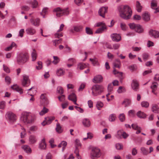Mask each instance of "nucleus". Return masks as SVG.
Masks as SVG:
<instances>
[{"label": "nucleus", "mask_w": 159, "mask_h": 159, "mask_svg": "<svg viewBox=\"0 0 159 159\" xmlns=\"http://www.w3.org/2000/svg\"><path fill=\"white\" fill-rule=\"evenodd\" d=\"M30 3L33 8H36L38 4V2L36 0H33L31 1Z\"/></svg>", "instance_id": "nucleus-39"}, {"label": "nucleus", "mask_w": 159, "mask_h": 159, "mask_svg": "<svg viewBox=\"0 0 159 159\" xmlns=\"http://www.w3.org/2000/svg\"><path fill=\"white\" fill-rule=\"evenodd\" d=\"M130 28L134 30V31L139 34L142 33L144 32V28L142 26L139 24H136L134 23L129 24Z\"/></svg>", "instance_id": "nucleus-6"}, {"label": "nucleus", "mask_w": 159, "mask_h": 159, "mask_svg": "<svg viewBox=\"0 0 159 159\" xmlns=\"http://www.w3.org/2000/svg\"><path fill=\"white\" fill-rule=\"evenodd\" d=\"M47 144L45 138L43 139L40 141L39 144V148L40 150H44L46 148Z\"/></svg>", "instance_id": "nucleus-12"}, {"label": "nucleus", "mask_w": 159, "mask_h": 159, "mask_svg": "<svg viewBox=\"0 0 159 159\" xmlns=\"http://www.w3.org/2000/svg\"><path fill=\"white\" fill-rule=\"evenodd\" d=\"M54 117H50L45 118V120L42 123V125L44 126L46 125H49L51 124L52 121L54 119Z\"/></svg>", "instance_id": "nucleus-14"}, {"label": "nucleus", "mask_w": 159, "mask_h": 159, "mask_svg": "<svg viewBox=\"0 0 159 159\" xmlns=\"http://www.w3.org/2000/svg\"><path fill=\"white\" fill-rule=\"evenodd\" d=\"M113 85L112 83H110L109 84L108 86V90L109 92L108 93H111L113 91Z\"/></svg>", "instance_id": "nucleus-52"}, {"label": "nucleus", "mask_w": 159, "mask_h": 159, "mask_svg": "<svg viewBox=\"0 0 159 159\" xmlns=\"http://www.w3.org/2000/svg\"><path fill=\"white\" fill-rule=\"evenodd\" d=\"M125 88L123 86H120L117 90V92L119 93H121L125 92Z\"/></svg>", "instance_id": "nucleus-42"}, {"label": "nucleus", "mask_w": 159, "mask_h": 159, "mask_svg": "<svg viewBox=\"0 0 159 159\" xmlns=\"http://www.w3.org/2000/svg\"><path fill=\"white\" fill-rule=\"evenodd\" d=\"M3 70L5 72L7 73H9L10 72V70L9 68L6 65L3 64Z\"/></svg>", "instance_id": "nucleus-61"}, {"label": "nucleus", "mask_w": 159, "mask_h": 159, "mask_svg": "<svg viewBox=\"0 0 159 159\" xmlns=\"http://www.w3.org/2000/svg\"><path fill=\"white\" fill-rule=\"evenodd\" d=\"M137 116L140 118H145L146 117V114L141 111H139L137 113Z\"/></svg>", "instance_id": "nucleus-31"}, {"label": "nucleus", "mask_w": 159, "mask_h": 159, "mask_svg": "<svg viewBox=\"0 0 159 159\" xmlns=\"http://www.w3.org/2000/svg\"><path fill=\"white\" fill-rule=\"evenodd\" d=\"M23 79L22 80V85L23 86H29L30 83V81L29 79V76L25 75H23Z\"/></svg>", "instance_id": "nucleus-10"}, {"label": "nucleus", "mask_w": 159, "mask_h": 159, "mask_svg": "<svg viewBox=\"0 0 159 159\" xmlns=\"http://www.w3.org/2000/svg\"><path fill=\"white\" fill-rule=\"evenodd\" d=\"M119 16L123 19L127 20L132 15V12L130 7L128 5H121L117 7Z\"/></svg>", "instance_id": "nucleus-1"}, {"label": "nucleus", "mask_w": 159, "mask_h": 159, "mask_svg": "<svg viewBox=\"0 0 159 159\" xmlns=\"http://www.w3.org/2000/svg\"><path fill=\"white\" fill-rule=\"evenodd\" d=\"M57 17H60L63 16L68 15L69 13V11L68 9H62L60 7H57L55 8L53 10Z\"/></svg>", "instance_id": "nucleus-4"}, {"label": "nucleus", "mask_w": 159, "mask_h": 159, "mask_svg": "<svg viewBox=\"0 0 159 159\" xmlns=\"http://www.w3.org/2000/svg\"><path fill=\"white\" fill-rule=\"evenodd\" d=\"M136 9L137 11L140 12L141 11L143 7L141 5L140 3L138 1H137L136 4Z\"/></svg>", "instance_id": "nucleus-30"}, {"label": "nucleus", "mask_w": 159, "mask_h": 159, "mask_svg": "<svg viewBox=\"0 0 159 159\" xmlns=\"http://www.w3.org/2000/svg\"><path fill=\"white\" fill-rule=\"evenodd\" d=\"M29 59V56L26 53H20L17 57V61L19 64H23L27 62Z\"/></svg>", "instance_id": "nucleus-2"}, {"label": "nucleus", "mask_w": 159, "mask_h": 159, "mask_svg": "<svg viewBox=\"0 0 159 159\" xmlns=\"http://www.w3.org/2000/svg\"><path fill=\"white\" fill-rule=\"evenodd\" d=\"M87 65L83 63H80L77 65V68L80 70H83L86 67Z\"/></svg>", "instance_id": "nucleus-33"}, {"label": "nucleus", "mask_w": 159, "mask_h": 159, "mask_svg": "<svg viewBox=\"0 0 159 159\" xmlns=\"http://www.w3.org/2000/svg\"><path fill=\"white\" fill-rule=\"evenodd\" d=\"M40 103L41 105L45 106H47L49 103V101L46 95L42 94L40 96Z\"/></svg>", "instance_id": "nucleus-9"}, {"label": "nucleus", "mask_w": 159, "mask_h": 159, "mask_svg": "<svg viewBox=\"0 0 159 159\" xmlns=\"http://www.w3.org/2000/svg\"><path fill=\"white\" fill-rule=\"evenodd\" d=\"M157 7L156 2L155 0H153L151 2V7L153 9H155Z\"/></svg>", "instance_id": "nucleus-54"}, {"label": "nucleus", "mask_w": 159, "mask_h": 159, "mask_svg": "<svg viewBox=\"0 0 159 159\" xmlns=\"http://www.w3.org/2000/svg\"><path fill=\"white\" fill-rule=\"evenodd\" d=\"M103 77L101 75L95 76L93 79V81L94 83H100L102 81Z\"/></svg>", "instance_id": "nucleus-21"}, {"label": "nucleus", "mask_w": 159, "mask_h": 159, "mask_svg": "<svg viewBox=\"0 0 159 159\" xmlns=\"http://www.w3.org/2000/svg\"><path fill=\"white\" fill-rule=\"evenodd\" d=\"M141 105L142 107L147 108L149 107V103L147 101H143L141 103Z\"/></svg>", "instance_id": "nucleus-51"}, {"label": "nucleus", "mask_w": 159, "mask_h": 159, "mask_svg": "<svg viewBox=\"0 0 159 159\" xmlns=\"http://www.w3.org/2000/svg\"><path fill=\"white\" fill-rule=\"evenodd\" d=\"M68 99L72 101L75 105H78L76 103L77 98L75 94L72 93L68 97Z\"/></svg>", "instance_id": "nucleus-19"}, {"label": "nucleus", "mask_w": 159, "mask_h": 159, "mask_svg": "<svg viewBox=\"0 0 159 159\" xmlns=\"http://www.w3.org/2000/svg\"><path fill=\"white\" fill-rule=\"evenodd\" d=\"M103 87L102 86L98 85H94L92 88V95L94 96H96L100 94L103 90Z\"/></svg>", "instance_id": "nucleus-5"}, {"label": "nucleus", "mask_w": 159, "mask_h": 159, "mask_svg": "<svg viewBox=\"0 0 159 159\" xmlns=\"http://www.w3.org/2000/svg\"><path fill=\"white\" fill-rule=\"evenodd\" d=\"M158 85V84L156 82H154L152 83V84L151 86V88L152 89V92L154 94H156L155 93V91L157 89V87Z\"/></svg>", "instance_id": "nucleus-26"}, {"label": "nucleus", "mask_w": 159, "mask_h": 159, "mask_svg": "<svg viewBox=\"0 0 159 159\" xmlns=\"http://www.w3.org/2000/svg\"><path fill=\"white\" fill-rule=\"evenodd\" d=\"M103 103L101 101H98L96 104V107L98 110H101V108L103 106Z\"/></svg>", "instance_id": "nucleus-43"}, {"label": "nucleus", "mask_w": 159, "mask_h": 159, "mask_svg": "<svg viewBox=\"0 0 159 159\" xmlns=\"http://www.w3.org/2000/svg\"><path fill=\"white\" fill-rule=\"evenodd\" d=\"M11 88L16 91L19 92L20 94L23 93V91L22 89L19 87L17 84H14L11 86Z\"/></svg>", "instance_id": "nucleus-23"}, {"label": "nucleus", "mask_w": 159, "mask_h": 159, "mask_svg": "<svg viewBox=\"0 0 159 159\" xmlns=\"http://www.w3.org/2000/svg\"><path fill=\"white\" fill-rule=\"evenodd\" d=\"M90 61L92 62L93 65L95 66L98 65V62L96 58L92 59L90 58Z\"/></svg>", "instance_id": "nucleus-53"}, {"label": "nucleus", "mask_w": 159, "mask_h": 159, "mask_svg": "<svg viewBox=\"0 0 159 159\" xmlns=\"http://www.w3.org/2000/svg\"><path fill=\"white\" fill-rule=\"evenodd\" d=\"M26 32L27 34L33 35L36 33V31L33 27H30L26 29Z\"/></svg>", "instance_id": "nucleus-18"}, {"label": "nucleus", "mask_w": 159, "mask_h": 159, "mask_svg": "<svg viewBox=\"0 0 159 159\" xmlns=\"http://www.w3.org/2000/svg\"><path fill=\"white\" fill-rule=\"evenodd\" d=\"M132 89L135 91H137L139 89V83L137 80H133L131 83Z\"/></svg>", "instance_id": "nucleus-17"}, {"label": "nucleus", "mask_w": 159, "mask_h": 159, "mask_svg": "<svg viewBox=\"0 0 159 159\" xmlns=\"http://www.w3.org/2000/svg\"><path fill=\"white\" fill-rule=\"evenodd\" d=\"M132 128L135 130H137L138 129H141V128L139 126L137 123H134L131 125Z\"/></svg>", "instance_id": "nucleus-48"}, {"label": "nucleus", "mask_w": 159, "mask_h": 159, "mask_svg": "<svg viewBox=\"0 0 159 159\" xmlns=\"http://www.w3.org/2000/svg\"><path fill=\"white\" fill-rule=\"evenodd\" d=\"M48 12V8L47 7H44L42 10L41 12H40V15L42 16L43 18H45V14H46Z\"/></svg>", "instance_id": "nucleus-35"}, {"label": "nucleus", "mask_w": 159, "mask_h": 159, "mask_svg": "<svg viewBox=\"0 0 159 159\" xmlns=\"http://www.w3.org/2000/svg\"><path fill=\"white\" fill-rule=\"evenodd\" d=\"M128 115L129 117H134L135 114V111L134 110H131L128 112Z\"/></svg>", "instance_id": "nucleus-49"}, {"label": "nucleus", "mask_w": 159, "mask_h": 159, "mask_svg": "<svg viewBox=\"0 0 159 159\" xmlns=\"http://www.w3.org/2000/svg\"><path fill=\"white\" fill-rule=\"evenodd\" d=\"M119 118L121 121L123 122L125 120V117L124 114L123 113L120 114L119 116Z\"/></svg>", "instance_id": "nucleus-60"}, {"label": "nucleus", "mask_w": 159, "mask_h": 159, "mask_svg": "<svg viewBox=\"0 0 159 159\" xmlns=\"http://www.w3.org/2000/svg\"><path fill=\"white\" fill-rule=\"evenodd\" d=\"M143 19L145 21H148L150 20V15L148 12H145L142 15Z\"/></svg>", "instance_id": "nucleus-22"}, {"label": "nucleus", "mask_w": 159, "mask_h": 159, "mask_svg": "<svg viewBox=\"0 0 159 159\" xmlns=\"http://www.w3.org/2000/svg\"><path fill=\"white\" fill-rule=\"evenodd\" d=\"M74 27V30L76 32L81 31L83 29L82 26H75Z\"/></svg>", "instance_id": "nucleus-46"}, {"label": "nucleus", "mask_w": 159, "mask_h": 159, "mask_svg": "<svg viewBox=\"0 0 159 159\" xmlns=\"http://www.w3.org/2000/svg\"><path fill=\"white\" fill-rule=\"evenodd\" d=\"M53 58L54 59V60L52 61V62L54 64H57L60 61V59L58 57L53 56Z\"/></svg>", "instance_id": "nucleus-41"}, {"label": "nucleus", "mask_w": 159, "mask_h": 159, "mask_svg": "<svg viewBox=\"0 0 159 159\" xmlns=\"http://www.w3.org/2000/svg\"><path fill=\"white\" fill-rule=\"evenodd\" d=\"M86 86V83H82L80 85L79 89L78 91H82L84 88Z\"/></svg>", "instance_id": "nucleus-56"}, {"label": "nucleus", "mask_w": 159, "mask_h": 159, "mask_svg": "<svg viewBox=\"0 0 159 159\" xmlns=\"http://www.w3.org/2000/svg\"><path fill=\"white\" fill-rule=\"evenodd\" d=\"M29 142L31 144H33L37 141V139L35 136L33 135H31L29 137Z\"/></svg>", "instance_id": "nucleus-24"}, {"label": "nucleus", "mask_w": 159, "mask_h": 159, "mask_svg": "<svg viewBox=\"0 0 159 159\" xmlns=\"http://www.w3.org/2000/svg\"><path fill=\"white\" fill-rule=\"evenodd\" d=\"M86 32L88 34H93L92 30L91 29L88 27H87L85 29Z\"/></svg>", "instance_id": "nucleus-55"}, {"label": "nucleus", "mask_w": 159, "mask_h": 159, "mask_svg": "<svg viewBox=\"0 0 159 159\" xmlns=\"http://www.w3.org/2000/svg\"><path fill=\"white\" fill-rule=\"evenodd\" d=\"M116 118V115L115 114H112L109 116V120L110 121L113 122L115 121Z\"/></svg>", "instance_id": "nucleus-37"}, {"label": "nucleus", "mask_w": 159, "mask_h": 159, "mask_svg": "<svg viewBox=\"0 0 159 159\" xmlns=\"http://www.w3.org/2000/svg\"><path fill=\"white\" fill-rule=\"evenodd\" d=\"M31 57L32 61H34L36 59L37 54L36 52V51L34 49H33V51L31 53Z\"/></svg>", "instance_id": "nucleus-36"}, {"label": "nucleus", "mask_w": 159, "mask_h": 159, "mask_svg": "<svg viewBox=\"0 0 159 159\" xmlns=\"http://www.w3.org/2000/svg\"><path fill=\"white\" fill-rule=\"evenodd\" d=\"M42 68V63L40 61H38L37 63V66H36V69L39 70Z\"/></svg>", "instance_id": "nucleus-58"}, {"label": "nucleus", "mask_w": 159, "mask_h": 159, "mask_svg": "<svg viewBox=\"0 0 159 159\" xmlns=\"http://www.w3.org/2000/svg\"><path fill=\"white\" fill-rule=\"evenodd\" d=\"M33 120L30 114L27 112L23 113L20 118V120L25 124L30 123Z\"/></svg>", "instance_id": "nucleus-3"}, {"label": "nucleus", "mask_w": 159, "mask_h": 159, "mask_svg": "<svg viewBox=\"0 0 159 159\" xmlns=\"http://www.w3.org/2000/svg\"><path fill=\"white\" fill-rule=\"evenodd\" d=\"M6 106V102L4 101H2L0 102V109H3Z\"/></svg>", "instance_id": "nucleus-62"}, {"label": "nucleus", "mask_w": 159, "mask_h": 159, "mask_svg": "<svg viewBox=\"0 0 159 159\" xmlns=\"http://www.w3.org/2000/svg\"><path fill=\"white\" fill-rule=\"evenodd\" d=\"M112 40L116 42H118L121 40V37L120 35L119 34L116 33H113L111 35Z\"/></svg>", "instance_id": "nucleus-13"}, {"label": "nucleus", "mask_w": 159, "mask_h": 159, "mask_svg": "<svg viewBox=\"0 0 159 159\" xmlns=\"http://www.w3.org/2000/svg\"><path fill=\"white\" fill-rule=\"evenodd\" d=\"M149 35L152 37L154 38H157L159 37V32L152 30H151L149 32Z\"/></svg>", "instance_id": "nucleus-15"}, {"label": "nucleus", "mask_w": 159, "mask_h": 159, "mask_svg": "<svg viewBox=\"0 0 159 159\" xmlns=\"http://www.w3.org/2000/svg\"><path fill=\"white\" fill-rule=\"evenodd\" d=\"M76 62L75 59L74 58H70L68 60V63L70 64H74Z\"/></svg>", "instance_id": "nucleus-57"}, {"label": "nucleus", "mask_w": 159, "mask_h": 159, "mask_svg": "<svg viewBox=\"0 0 159 159\" xmlns=\"http://www.w3.org/2000/svg\"><path fill=\"white\" fill-rule=\"evenodd\" d=\"M142 153L144 155H146L148 153V150L144 147H142L140 148Z\"/></svg>", "instance_id": "nucleus-45"}, {"label": "nucleus", "mask_w": 159, "mask_h": 159, "mask_svg": "<svg viewBox=\"0 0 159 159\" xmlns=\"http://www.w3.org/2000/svg\"><path fill=\"white\" fill-rule=\"evenodd\" d=\"M57 92L60 94H62L64 92L63 88L61 86L58 87L57 88Z\"/></svg>", "instance_id": "nucleus-50"}, {"label": "nucleus", "mask_w": 159, "mask_h": 159, "mask_svg": "<svg viewBox=\"0 0 159 159\" xmlns=\"http://www.w3.org/2000/svg\"><path fill=\"white\" fill-rule=\"evenodd\" d=\"M21 148L27 154H30L32 152L31 148L28 145H23L21 146Z\"/></svg>", "instance_id": "nucleus-20"}, {"label": "nucleus", "mask_w": 159, "mask_h": 159, "mask_svg": "<svg viewBox=\"0 0 159 159\" xmlns=\"http://www.w3.org/2000/svg\"><path fill=\"white\" fill-rule=\"evenodd\" d=\"M30 22L34 26L38 27L40 24V19L38 18L35 19H31L30 20Z\"/></svg>", "instance_id": "nucleus-16"}, {"label": "nucleus", "mask_w": 159, "mask_h": 159, "mask_svg": "<svg viewBox=\"0 0 159 159\" xmlns=\"http://www.w3.org/2000/svg\"><path fill=\"white\" fill-rule=\"evenodd\" d=\"M49 111L48 109L46 108L44 106L42 111L39 112V114L40 116H43L45 114L47 113Z\"/></svg>", "instance_id": "nucleus-38"}, {"label": "nucleus", "mask_w": 159, "mask_h": 159, "mask_svg": "<svg viewBox=\"0 0 159 159\" xmlns=\"http://www.w3.org/2000/svg\"><path fill=\"white\" fill-rule=\"evenodd\" d=\"M62 41L61 39H60L58 40H55L53 41V45L55 46H57V45L59 43H61Z\"/></svg>", "instance_id": "nucleus-59"}, {"label": "nucleus", "mask_w": 159, "mask_h": 159, "mask_svg": "<svg viewBox=\"0 0 159 159\" xmlns=\"http://www.w3.org/2000/svg\"><path fill=\"white\" fill-rule=\"evenodd\" d=\"M115 146L117 150L122 149H123V145L121 144L120 143H116L115 145Z\"/></svg>", "instance_id": "nucleus-63"}, {"label": "nucleus", "mask_w": 159, "mask_h": 159, "mask_svg": "<svg viewBox=\"0 0 159 159\" xmlns=\"http://www.w3.org/2000/svg\"><path fill=\"white\" fill-rule=\"evenodd\" d=\"M65 72L63 69L60 68L57 70L56 74L58 76H61L64 75Z\"/></svg>", "instance_id": "nucleus-34"}, {"label": "nucleus", "mask_w": 159, "mask_h": 159, "mask_svg": "<svg viewBox=\"0 0 159 159\" xmlns=\"http://www.w3.org/2000/svg\"><path fill=\"white\" fill-rule=\"evenodd\" d=\"M83 124L84 126L89 127L91 125V122L89 119L85 118L83 120Z\"/></svg>", "instance_id": "nucleus-28"}, {"label": "nucleus", "mask_w": 159, "mask_h": 159, "mask_svg": "<svg viewBox=\"0 0 159 159\" xmlns=\"http://www.w3.org/2000/svg\"><path fill=\"white\" fill-rule=\"evenodd\" d=\"M131 102V101L129 99H125L123 102L122 104H124L125 107L127 106L130 105Z\"/></svg>", "instance_id": "nucleus-40"}, {"label": "nucleus", "mask_w": 159, "mask_h": 159, "mask_svg": "<svg viewBox=\"0 0 159 159\" xmlns=\"http://www.w3.org/2000/svg\"><path fill=\"white\" fill-rule=\"evenodd\" d=\"M129 69L132 71L135 70L137 69L136 66L134 65L130 66L129 67Z\"/></svg>", "instance_id": "nucleus-64"}, {"label": "nucleus", "mask_w": 159, "mask_h": 159, "mask_svg": "<svg viewBox=\"0 0 159 159\" xmlns=\"http://www.w3.org/2000/svg\"><path fill=\"white\" fill-rule=\"evenodd\" d=\"M121 65L120 61L118 60H116L113 63V65L115 68H120Z\"/></svg>", "instance_id": "nucleus-32"}, {"label": "nucleus", "mask_w": 159, "mask_h": 159, "mask_svg": "<svg viewBox=\"0 0 159 159\" xmlns=\"http://www.w3.org/2000/svg\"><path fill=\"white\" fill-rule=\"evenodd\" d=\"M67 143L65 141H63L59 144L58 147L59 148H61L62 146V152H63L65 150L67 146Z\"/></svg>", "instance_id": "nucleus-29"}, {"label": "nucleus", "mask_w": 159, "mask_h": 159, "mask_svg": "<svg viewBox=\"0 0 159 159\" xmlns=\"http://www.w3.org/2000/svg\"><path fill=\"white\" fill-rule=\"evenodd\" d=\"M107 28L106 25H102L101 27L98 29L95 32L96 34H101L105 30H107Z\"/></svg>", "instance_id": "nucleus-25"}, {"label": "nucleus", "mask_w": 159, "mask_h": 159, "mask_svg": "<svg viewBox=\"0 0 159 159\" xmlns=\"http://www.w3.org/2000/svg\"><path fill=\"white\" fill-rule=\"evenodd\" d=\"M6 117L8 122L11 124L15 122L17 119L16 115L11 111H8L7 113Z\"/></svg>", "instance_id": "nucleus-7"}, {"label": "nucleus", "mask_w": 159, "mask_h": 159, "mask_svg": "<svg viewBox=\"0 0 159 159\" xmlns=\"http://www.w3.org/2000/svg\"><path fill=\"white\" fill-rule=\"evenodd\" d=\"M152 110L154 113H159V108L158 106L156 104H154L152 105Z\"/></svg>", "instance_id": "nucleus-27"}, {"label": "nucleus", "mask_w": 159, "mask_h": 159, "mask_svg": "<svg viewBox=\"0 0 159 159\" xmlns=\"http://www.w3.org/2000/svg\"><path fill=\"white\" fill-rule=\"evenodd\" d=\"M108 7H102L98 10L99 15L103 18L105 17V14L107 11Z\"/></svg>", "instance_id": "nucleus-11"}, {"label": "nucleus", "mask_w": 159, "mask_h": 159, "mask_svg": "<svg viewBox=\"0 0 159 159\" xmlns=\"http://www.w3.org/2000/svg\"><path fill=\"white\" fill-rule=\"evenodd\" d=\"M102 153L100 150L97 148H93L92 149L90 157L92 159L98 158L101 157Z\"/></svg>", "instance_id": "nucleus-8"}, {"label": "nucleus", "mask_w": 159, "mask_h": 159, "mask_svg": "<svg viewBox=\"0 0 159 159\" xmlns=\"http://www.w3.org/2000/svg\"><path fill=\"white\" fill-rule=\"evenodd\" d=\"M123 133V131L122 130H118L116 134V137L119 139L122 138V136Z\"/></svg>", "instance_id": "nucleus-47"}, {"label": "nucleus", "mask_w": 159, "mask_h": 159, "mask_svg": "<svg viewBox=\"0 0 159 159\" xmlns=\"http://www.w3.org/2000/svg\"><path fill=\"white\" fill-rule=\"evenodd\" d=\"M56 129L57 131L59 133H60L62 132V129H61V127L60 124L57 123V124Z\"/></svg>", "instance_id": "nucleus-44"}]
</instances>
